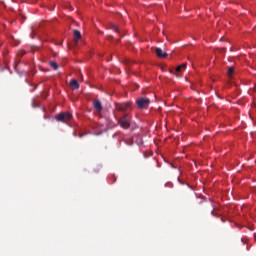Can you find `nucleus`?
Segmentation results:
<instances>
[{
	"mask_svg": "<svg viewBox=\"0 0 256 256\" xmlns=\"http://www.w3.org/2000/svg\"><path fill=\"white\" fill-rule=\"evenodd\" d=\"M111 29H113V31H115V33H119V28L117 26H115L114 24L111 25Z\"/></svg>",
	"mask_w": 256,
	"mask_h": 256,
	"instance_id": "nucleus-12",
	"label": "nucleus"
},
{
	"mask_svg": "<svg viewBox=\"0 0 256 256\" xmlns=\"http://www.w3.org/2000/svg\"><path fill=\"white\" fill-rule=\"evenodd\" d=\"M73 116L69 112H61L57 116V121H61L62 123H66V121H71Z\"/></svg>",
	"mask_w": 256,
	"mask_h": 256,
	"instance_id": "nucleus-2",
	"label": "nucleus"
},
{
	"mask_svg": "<svg viewBox=\"0 0 256 256\" xmlns=\"http://www.w3.org/2000/svg\"><path fill=\"white\" fill-rule=\"evenodd\" d=\"M156 55L157 57H159L160 59H165V57H167V52H163V49L161 48H156Z\"/></svg>",
	"mask_w": 256,
	"mask_h": 256,
	"instance_id": "nucleus-5",
	"label": "nucleus"
},
{
	"mask_svg": "<svg viewBox=\"0 0 256 256\" xmlns=\"http://www.w3.org/2000/svg\"><path fill=\"white\" fill-rule=\"evenodd\" d=\"M170 73H175V71L171 70Z\"/></svg>",
	"mask_w": 256,
	"mask_h": 256,
	"instance_id": "nucleus-13",
	"label": "nucleus"
},
{
	"mask_svg": "<svg viewBox=\"0 0 256 256\" xmlns=\"http://www.w3.org/2000/svg\"><path fill=\"white\" fill-rule=\"evenodd\" d=\"M116 109L117 111H127V109H131V103L116 104Z\"/></svg>",
	"mask_w": 256,
	"mask_h": 256,
	"instance_id": "nucleus-4",
	"label": "nucleus"
},
{
	"mask_svg": "<svg viewBox=\"0 0 256 256\" xmlns=\"http://www.w3.org/2000/svg\"><path fill=\"white\" fill-rule=\"evenodd\" d=\"M79 39H81V32L79 30H74V42L79 43Z\"/></svg>",
	"mask_w": 256,
	"mask_h": 256,
	"instance_id": "nucleus-7",
	"label": "nucleus"
},
{
	"mask_svg": "<svg viewBox=\"0 0 256 256\" xmlns=\"http://www.w3.org/2000/svg\"><path fill=\"white\" fill-rule=\"evenodd\" d=\"M136 104L138 109H147L151 104V100L149 98L140 97L136 100Z\"/></svg>",
	"mask_w": 256,
	"mask_h": 256,
	"instance_id": "nucleus-1",
	"label": "nucleus"
},
{
	"mask_svg": "<svg viewBox=\"0 0 256 256\" xmlns=\"http://www.w3.org/2000/svg\"><path fill=\"white\" fill-rule=\"evenodd\" d=\"M50 67H52L54 71H57V69H59V65L53 61L50 62Z\"/></svg>",
	"mask_w": 256,
	"mask_h": 256,
	"instance_id": "nucleus-10",
	"label": "nucleus"
},
{
	"mask_svg": "<svg viewBox=\"0 0 256 256\" xmlns=\"http://www.w3.org/2000/svg\"><path fill=\"white\" fill-rule=\"evenodd\" d=\"M93 107L96 109V111H103V106L101 105V101L94 100L93 101Z\"/></svg>",
	"mask_w": 256,
	"mask_h": 256,
	"instance_id": "nucleus-6",
	"label": "nucleus"
},
{
	"mask_svg": "<svg viewBox=\"0 0 256 256\" xmlns=\"http://www.w3.org/2000/svg\"><path fill=\"white\" fill-rule=\"evenodd\" d=\"M118 124L120 127H122V129H129L131 127V123L127 119V115H124L123 118H120L118 120Z\"/></svg>",
	"mask_w": 256,
	"mask_h": 256,
	"instance_id": "nucleus-3",
	"label": "nucleus"
},
{
	"mask_svg": "<svg viewBox=\"0 0 256 256\" xmlns=\"http://www.w3.org/2000/svg\"><path fill=\"white\" fill-rule=\"evenodd\" d=\"M186 68H187V63H183L176 67L175 73H181V71H183V69H186Z\"/></svg>",
	"mask_w": 256,
	"mask_h": 256,
	"instance_id": "nucleus-8",
	"label": "nucleus"
},
{
	"mask_svg": "<svg viewBox=\"0 0 256 256\" xmlns=\"http://www.w3.org/2000/svg\"><path fill=\"white\" fill-rule=\"evenodd\" d=\"M70 87L72 89H79V82L75 79H72L70 82Z\"/></svg>",
	"mask_w": 256,
	"mask_h": 256,
	"instance_id": "nucleus-9",
	"label": "nucleus"
},
{
	"mask_svg": "<svg viewBox=\"0 0 256 256\" xmlns=\"http://www.w3.org/2000/svg\"><path fill=\"white\" fill-rule=\"evenodd\" d=\"M228 75H229V77H231L232 75H233V73H235V68L234 67H230L229 69H228Z\"/></svg>",
	"mask_w": 256,
	"mask_h": 256,
	"instance_id": "nucleus-11",
	"label": "nucleus"
}]
</instances>
